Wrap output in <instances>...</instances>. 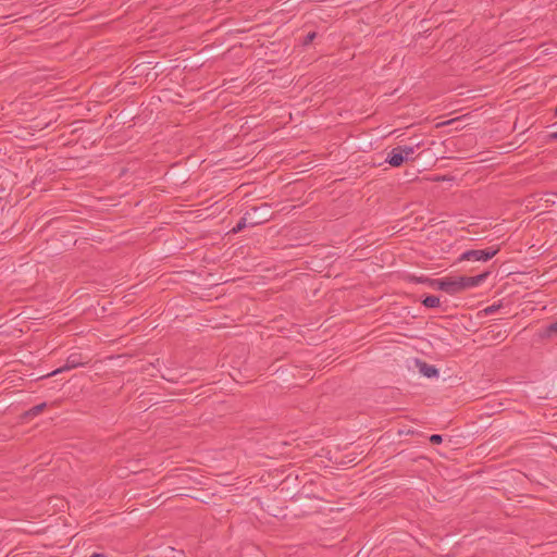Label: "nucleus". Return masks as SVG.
Segmentation results:
<instances>
[{"instance_id":"0eeeda50","label":"nucleus","mask_w":557,"mask_h":557,"mask_svg":"<svg viewBox=\"0 0 557 557\" xmlns=\"http://www.w3.org/2000/svg\"><path fill=\"white\" fill-rule=\"evenodd\" d=\"M253 221L249 218V215H243L240 220L237 222L236 226L233 227L232 233L237 234L242 232L245 227L250 226Z\"/></svg>"},{"instance_id":"423d86ee","label":"nucleus","mask_w":557,"mask_h":557,"mask_svg":"<svg viewBox=\"0 0 557 557\" xmlns=\"http://www.w3.org/2000/svg\"><path fill=\"white\" fill-rule=\"evenodd\" d=\"M419 371L422 375L426 377H435L438 375V370L434 366L429 364L426 362L419 363Z\"/></svg>"},{"instance_id":"ddd939ff","label":"nucleus","mask_w":557,"mask_h":557,"mask_svg":"<svg viewBox=\"0 0 557 557\" xmlns=\"http://www.w3.org/2000/svg\"><path fill=\"white\" fill-rule=\"evenodd\" d=\"M46 407H47L46 403L38 404V405H36V406H34L33 408L29 409L28 414L37 416L40 412H42Z\"/></svg>"},{"instance_id":"39448f33","label":"nucleus","mask_w":557,"mask_h":557,"mask_svg":"<svg viewBox=\"0 0 557 557\" xmlns=\"http://www.w3.org/2000/svg\"><path fill=\"white\" fill-rule=\"evenodd\" d=\"M406 161L404 158L400 149L398 147L393 148L386 158V162H388L392 166L398 168L403 165V163Z\"/></svg>"},{"instance_id":"4468645a","label":"nucleus","mask_w":557,"mask_h":557,"mask_svg":"<svg viewBox=\"0 0 557 557\" xmlns=\"http://www.w3.org/2000/svg\"><path fill=\"white\" fill-rule=\"evenodd\" d=\"M557 194L556 193H546L544 196V201L546 203L554 205L556 202Z\"/></svg>"},{"instance_id":"1a4fd4ad","label":"nucleus","mask_w":557,"mask_h":557,"mask_svg":"<svg viewBox=\"0 0 557 557\" xmlns=\"http://www.w3.org/2000/svg\"><path fill=\"white\" fill-rule=\"evenodd\" d=\"M337 115L341 117L339 123H352L355 121L351 119L352 114L350 110H339Z\"/></svg>"},{"instance_id":"f3484780","label":"nucleus","mask_w":557,"mask_h":557,"mask_svg":"<svg viewBox=\"0 0 557 557\" xmlns=\"http://www.w3.org/2000/svg\"><path fill=\"white\" fill-rule=\"evenodd\" d=\"M500 308V305H492V306H488L487 308H485V313L486 314H493L495 313L498 309Z\"/></svg>"},{"instance_id":"20e7f679","label":"nucleus","mask_w":557,"mask_h":557,"mask_svg":"<svg viewBox=\"0 0 557 557\" xmlns=\"http://www.w3.org/2000/svg\"><path fill=\"white\" fill-rule=\"evenodd\" d=\"M269 207L268 205H262L260 207H252L250 210L245 212V215H249L251 221H253L250 226L259 225L265 221H268Z\"/></svg>"},{"instance_id":"f257e3e1","label":"nucleus","mask_w":557,"mask_h":557,"mask_svg":"<svg viewBox=\"0 0 557 557\" xmlns=\"http://www.w3.org/2000/svg\"><path fill=\"white\" fill-rule=\"evenodd\" d=\"M490 272H484L475 276L443 277L431 283V287L443 290L449 295H456L466 289L479 286L486 280Z\"/></svg>"},{"instance_id":"6ab92c4d","label":"nucleus","mask_w":557,"mask_h":557,"mask_svg":"<svg viewBox=\"0 0 557 557\" xmlns=\"http://www.w3.org/2000/svg\"><path fill=\"white\" fill-rule=\"evenodd\" d=\"M548 137H549V139H552V140L557 139V132L550 133V134L548 135Z\"/></svg>"},{"instance_id":"dca6fc26","label":"nucleus","mask_w":557,"mask_h":557,"mask_svg":"<svg viewBox=\"0 0 557 557\" xmlns=\"http://www.w3.org/2000/svg\"><path fill=\"white\" fill-rule=\"evenodd\" d=\"M546 332H547V334H548V335L557 334V321H556V322L550 323V324L547 326Z\"/></svg>"},{"instance_id":"7ed1b4c3","label":"nucleus","mask_w":557,"mask_h":557,"mask_svg":"<svg viewBox=\"0 0 557 557\" xmlns=\"http://www.w3.org/2000/svg\"><path fill=\"white\" fill-rule=\"evenodd\" d=\"M89 362V358L87 357H84L82 354L79 352H73L71 354L66 361H65V364L54 371H52L50 374H48V376H52V375H55V374H59V373H62L64 371H69V370H72V369H76L78 367H84L85 364H87Z\"/></svg>"},{"instance_id":"9d476101","label":"nucleus","mask_w":557,"mask_h":557,"mask_svg":"<svg viewBox=\"0 0 557 557\" xmlns=\"http://www.w3.org/2000/svg\"><path fill=\"white\" fill-rule=\"evenodd\" d=\"M397 147L400 149L406 161L409 160L410 158H412V156L416 152V148L413 146H397Z\"/></svg>"},{"instance_id":"f03ea898","label":"nucleus","mask_w":557,"mask_h":557,"mask_svg":"<svg viewBox=\"0 0 557 557\" xmlns=\"http://www.w3.org/2000/svg\"><path fill=\"white\" fill-rule=\"evenodd\" d=\"M499 251L498 247H487L485 249H470L461 253L459 261H487Z\"/></svg>"},{"instance_id":"f8f14e48","label":"nucleus","mask_w":557,"mask_h":557,"mask_svg":"<svg viewBox=\"0 0 557 557\" xmlns=\"http://www.w3.org/2000/svg\"><path fill=\"white\" fill-rule=\"evenodd\" d=\"M467 119H468V114H462L461 116H458V117L450 119V120H448V121H445V122L438 123V124H437V126H440V125H453V124H458V123H460L461 121L467 120Z\"/></svg>"},{"instance_id":"aec40b11","label":"nucleus","mask_w":557,"mask_h":557,"mask_svg":"<svg viewBox=\"0 0 557 557\" xmlns=\"http://www.w3.org/2000/svg\"><path fill=\"white\" fill-rule=\"evenodd\" d=\"M91 557H101L100 554H94Z\"/></svg>"},{"instance_id":"a211bd4d","label":"nucleus","mask_w":557,"mask_h":557,"mask_svg":"<svg viewBox=\"0 0 557 557\" xmlns=\"http://www.w3.org/2000/svg\"><path fill=\"white\" fill-rule=\"evenodd\" d=\"M430 442H431L432 444H441V443L443 442V437H442V435H440V434H432V435L430 436Z\"/></svg>"},{"instance_id":"2eb2a0df","label":"nucleus","mask_w":557,"mask_h":557,"mask_svg":"<svg viewBox=\"0 0 557 557\" xmlns=\"http://www.w3.org/2000/svg\"><path fill=\"white\" fill-rule=\"evenodd\" d=\"M315 37H317V33H315V32H311V33H309V34L305 37V39H304V41H302L304 46H308L309 44H311Z\"/></svg>"},{"instance_id":"9b49d317","label":"nucleus","mask_w":557,"mask_h":557,"mask_svg":"<svg viewBox=\"0 0 557 557\" xmlns=\"http://www.w3.org/2000/svg\"><path fill=\"white\" fill-rule=\"evenodd\" d=\"M436 280L437 278H430L428 276H414V275L409 277L410 282L428 284L430 287H431V283Z\"/></svg>"},{"instance_id":"6e6552de","label":"nucleus","mask_w":557,"mask_h":557,"mask_svg":"<svg viewBox=\"0 0 557 557\" xmlns=\"http://www.w3.org/2000/svg\"><path fill=\"white\" fill-rule=\"evenodd\" d=\"M422 304L426 308H437L441 302L437 296L430 295L422 300Z\"/></svg>"},{"instance_id":"412c9836","label":"nucleus","mask_w":557,"mask_h":557,"mask_svg":"<svg viewBox=\"0 0 557 557\" xmlns=\"http://www.w3.org/2000/svg\"><path fill=\"white\" fill-rule=\"evenodd\" d=\"M555 116H557V107H556V110H555Z\"/></svg>"}]
</instances>
